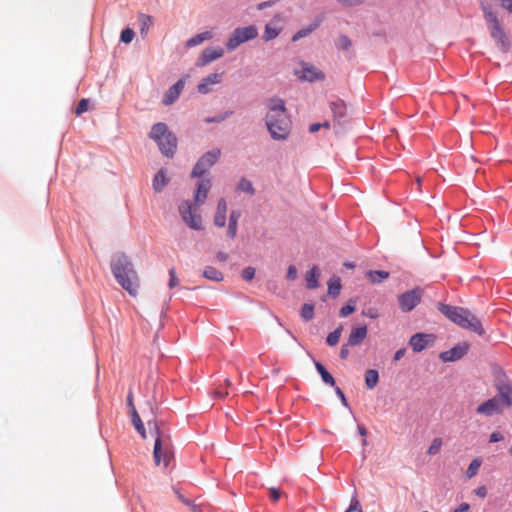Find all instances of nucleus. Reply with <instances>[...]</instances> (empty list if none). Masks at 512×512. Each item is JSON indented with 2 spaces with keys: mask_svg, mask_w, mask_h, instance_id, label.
<instances>
[{
  "mask_svg": "<svg viewBox=\"0 0 512 512\" xmlns=\"http://www.w3.org/2000/svg\"><path fill=\"white\" fill-rule=\"evenodd\" d=\"M266 126L274 140H285L290 133V120L284 100L271 98L267 101Z\"/></svg>",
  "mask_w": 512,
  "mask_h": 512,
  "instance_id": "1",
  "label": "nucleus"
},
{
  "mask_svg": "<svg viewBox=\"0 0 512 512\" xmlns=\"http://www.w3.org/2000/svg\"><path fill=\"white\" fill-rule=\"evenodd\" d=\"M111 270L122 288L130 295L136 296L139 288V278L128 257L124 254L116 256L111 262Z\"/></svg>",
  "mask_w": 512,
  "mask_h": 512,
  "instance_id": "2",
  "label": "nucleus"
},
{
  "mask_svg": "<svg viewBox=\"0 0 512 512\" xmlns=\"http://www.w3.org/2000/svg\"><path fill=\"white\" fill-rule=\"evenodd\" d=\"M438 310L450 321L463 329L469 330L479 336H482L485 333L481 321L469 310L463 307L439 303Z\"/></svg>",
  "mask_w": 512,
  "mask_h": 512,
  "instance_id": "3",
  "label": "nucleus"
},
{
  "mask_svg": "<svg viewBox=\"0 0 512 512\" xmlns=\"http://www.w3.org/2000/svg\"><path fill=\"white\" fill-rule=\"evenodd\" d=\"M148 427L155 436L154 461L156 465H160L163 462L164 467H167L173 456L170 438L160 431L156 421H148Z\"/></svg>",
  "mask_w": 512,
  "mask_h": 512,
  "instance_id": "4",
  "label": "nucleus"
},
{
  "mask_svg": "<svg viewBox=\"0 0 512 512\" xmlns=\"http://www.w3.org/2000/svg\"><path fill=\"white\" fill-rule=\"evenodd\" d=\"M511 392L512 389L508 384H499L498 394L495 397L479 405L476 409L477 413L492 416L494 414L502 412V410L505 407H509L512 404Z\"/></svg>",
  "mask_w": 512,
  "mask_h": 512,
  "instance_id": "5",
  "label": "nucleus"
},
{
  "mask_svg": "<svg viewBox=\"0 0 512 512\" xmlns=\"http://www.w3.org/2000/svg\"><path fill=\"white\" fill-rule=\"evenodd\" d=\"M481 8L491 37L496 41L498 48L502 52H507L510 46V41L502 28L496 13L485 2H481Z\"/></svg>",
  "mask_w": 512,
  "mask_h": 512,
  "instance_id": "6",
  "label": "nucleus"
},
{
  "mask_svg": "<svg viewBox=\"0 0 512 512\" xmlns=\"http://www.w3.org/2000/svg\"><path fill=\"white\" fill-rule=\"evenodd\" d=\"M155 142H157L160 151L167 157L174 155L177 147L176 137L168 131L166 124L159 122L156 123L149 134Z\"/></svg>",
  "mask_w": 512,
  "mask_h": 512,
  "instance_id": "7",
  "label": "nucleus"
},
{
  "mask_svg": "<svg viewBox=\"0 0 512 512\" xmlns=\"http://www.w3.org/2000/svg\"><path fill=\"white\" fill-rule=\"evenodd\" d=\"M258 35V30L255 26L250 25L242 28H236L230 35L226 48L228 51H234L242 43L253 40Z\"/></svg>",
  "mask_w": 512,
  "mask_h": 512,
  "instance_id": "8",
  "label": "nucleus"
},
{
  "mask_svg": "<svg viewBox=\"0 0 512 512\" xmlns=\"http://www.w3.org/2000/svg\"><path fill=\"white\" fill-rule=\"evenodd\" d=\"M179 213L182 220L193 230H201L203 228L202 218L200 214L196 212L192 204L189 201H183L179 205Z\"/></svg>",
  "mask_w": 512,
  "mask_h": 512,
  "instance_id": "9",
  "label": "nucleus"
},
{
  "mask_svg": "<svg viewBox=\"0 0 512 512\" xmlns=\"http://www.w3.org/2000/svg\"><path fill=\"white\" fill-rule=\"evenodd\" d=\"M221 151L218 148L212 149L205 153L195 164L191 176L201 177L209 170L219 159Z\"/></svg>",
  "mask_w": 512,
  "mask_h": 512,
  "instance_id": "10",
  "label": "nucleus"
},
{
  "mask_svg": "<svg viewBox=\"0 0 512 512\" xmlns=\"http://www.w3.org/2000/svg\"><path fill=\"white\" fill-rule=\"evenodd\" d=\"M422 298V289L417 287L406 291L398 296V303L402 312L412 311L420 302Z\"/></svg>",
  "mask_w": 512,
  "mask_h": 512,
  "instance_id": "11",
  "label": "nucleus"
},
{
  "mask_svg": "<svg viewBox=\"0 0 512 512\" xmlns=\"http://www.w3.org/2000/svg\"><path fill=\"white\" fill-rule=\"evenodd\" d=\"M434 340L435 336L432 334L416 333L410 338L409 344L414 352H421L428 345H432Z\"/></svg>",
  "mask_w": 512,
  "mask_h": 512,
  "instance_id": "12",
  "label": "nucleus"
},
{
  "mask_svg": "<svg viewBox=\"0 0 512 512\" xmlns=\"http://www.w3.org/2000/svg\"><path fill=\"white\" fill-rule=\"evenodd\" d=\"M469 345L467 343H461L455 347L440 353L439 358L443 362H454L461 359L468 351Z\"/></svg>",
  "mask_w": 512,
  "mask_h": 512,
  "instance_id": "13",
  "label": "nucleus"
},
{
  "mask_svg": "<svg viewBox=\"0 0 512 512\" xmlns=\"http://www.w3.org/2000/svg\"><path fill=\"white\" fill-rule=\"evenodd\" d=\"M296 74L300 80L309 82H313L315 80H324L325 78L323 72L318 70L316 67L309 66L307 64L303 66L301 71L296 72Z\"/></svg>",
  "mask_w": 512,
  "mask_h": 512,
  "instance_id": "14",
  "label": "nucleus"
},
{
  "mask_svg": "<svg viewBox=\"0 0 512 512\" xmlns=\"http://www.w3.org/2000/svg\"><path fill=\"white\" fill-rule=\"evenodd\" d=\"M224 54V50L221 47L217 48H206L202 51L198 61L197 66H205L208 63L221 58Z\"/></svg>",
  "mask_w": 512,
  "mask_h": 512,
  "instance_id": "15",
  "label": "nucleus"
},
{
  "mask_svg": "<svg viewBox=\"0 0 512 512\" xmlns=\"http://www.w3.org/2000/svg\"><path fill=\"white\" fill-rule=\"evenodd\" d=\"M223 73H212L207 77L203 78L202 81L198 84V92L200 94H207L211 91L212 85L219 84L222 81Z\"/></svg>",
  "mask_w": 512,
  "mask_h": 512,
  "instance_id": "16",
  "label": "nucleus"
},
{
  "mask_svg": "<svg viewBox=\"0 0 512 512\" xmlns=\"http://www.w3.org/2000/svg\"><path fill=\"white\" fill-rule=\"evenodd\" d=\"M210 188L211 182L208 179L201 180L197 183V189L194 196L195 206H201L202 204H204Z\"/></svg>",
  "mask_w": 512,
  "mask_h": 512,
  "instance_id": "17",
  "label": "nucleus"
},
{
  "mask_svg": "<svg viewBox=\"0 0 512 512\" xmlns=\"http://www.w3.org/2000/svg\"><path fill=\"white\" fill-rule=\"evenodd\" d=\"M185 82L183 79L178 80L173 86H171L166 92L163 98L164 105H171L174 103L178 97L180 96L182 90L184 89Z\"/></svg>",
  "mask_w": 512,
  "mask_h": 512,
  "instance_id": "18",
  "label": "nucleus"
},
{
  "mask_svg": "<svg viewBox=\"0 0 512 512\" xmlns=\"http://www.w3.org/2000/svg\"><path fill=\"white\" fill-rule=\"evenodd\" d=\"M227 202L221 198L217 203L216 212L213 218L214 225L217 227H224L226 224Z\"/></svg>",
  "mask_w": 512,
  "mask_h": 512,
  "instance_id": "19",
  "label": "nucleus"
},
{
  "mask_svg": "<svg viewBox=\"0 0 512 512\" xmlns=\"http://www.w3.org/2000/svg\"><path fill=\"white\" fill-rule=\"evenodd\" d=\"M367 336V327L360 326L353 328L348 338V345L357 346L364 341Z\"/></svg>",
  "mask_w": 512,
  "mask_h": 512,
  "instance_id": "20",
  "label": "nucleus"
},
{
  "mask_svg": "<svg viewBox=\"0 0 512 512\" xmlns=\"http://www.w3.org/2000/svg\"><path fill=\"white\" fill-rule=\"evenodd\" d=\"M330 108L333 113V117L336 120H340L346 115V104L341 99L332 101L330 103Z\"/></svg>",
  "mask_w": 512,
  "mask_h": 512,
  "instance_id": "21",
  "label": "nucleus"
},
{
  "mask_svg": "<svg viewBox=\"0 0 512 512\" xmlns=\"http://www.w3.org/2000/svg\"><path fill=\"white\" fill-rule=\"evenodd\" d=\"M320 276L319 269L314 266L309 272L306 273V285L309 289H316L319 286L318 278Z\"/></svg>",
  "mask_w": 512,
  "mask_h": 512,
  "instance_id": "22",
  "label": "nucleus"
},
{
  "mask_svg": "<svg viewBox=\"0 0 512 512\" xmlns=\"http://www.w3.org/2000/svg\"><path fill=\"white\" fill-rule=\"evenodd\" d=\"M315 368L320 374L325 384L335 387L336 382L334 377L326 370V368L320 362H315Z\"/></svg>",
  "mask_w": 512,
  "mask_h": 512,
  "instance_id": "23",
  "label": "nucleus"
},
{
  "mask_svg": "<svg viewBox=\"0 0 512 512\" xmlns=\"http://www.w3.org/2000/svg\"><path fill=\"white\" fill-rule=\"evenodd\" d=\"M167 178L163 169L158 171L153 179V189L155 192H161L167 184Z\"/></svg>",
  "mask_w": 512,
  "mask_h": 512,
  "instance_id": "24",
  "label": "nucleus"
},
{
  "mask_svg": "<svg viewBox=\"0 0 512 512\" xmlns=\"http://www.w3.org/2000/svg\"><path fill=\"white\" fill-rule=\"evenodd\" d=\"M138 20L140 25V33L143 37H145L153 24L152 18L149 15L140 14Z\"/></svg>",
  "mask_w": 512,
  "mask_h": 512,
  "instance_id": "25",
  "label": "nucleus"
},
{
  "mask_svg": "<svg viewBox=\"0 0 512 512\" xmlns=\"http://www.w3.org/2000/svg\"><path fill=\"white\" fill-rule=\"evenodd\" d=\"M379 381V374L378 371L375 369H369L366 371L365 374V384L367 388L373 389L376 387Z\"/></svg>",
  "mask_w": 512,
  "mask_h": 512,
  "instance_id": "26",
  "label": "nucleus"
},
{
  "mask_svg": "<svg viewBox=\"0 0 512 512\" xmlns=\"http://www.w3.org/2000/svg\"><path fill=\"white\" fill-rule=\"evenodd\" d=\"M203 276L215 282H220L223 280V274L212 266H207L204 269Z\"/></svg>",
  "mask_w": 512,
  "mask_h": 512,
  "instance_id": "27",
  "label": "nucleus"
},
{
  "mask_svg": "<svg viewBox=\"0 0 512 512\" xmlns=\"http://www.w3.org/2000/svg\"><path fill=\"white\" fill-rule=\"evenodd\" d=\"M131 415H132V423H133L135 429L145 439L147 437L146 430H145L144 424H143L136 408H133V413Z\"/></svg>",
  "mask_w": 512,
  "mask_h": 512,
  "instance_id": "28",
  "label": "nucleus"
},
{
  "mask_svg": "<svg viewBox=\"0 0 512 512\" xmlns=\"http://www.w3.org/2000/svg\"><path fill=\"white\" fill-rule=\"evenodd\" d=\"M317 28H318V23H312L309 26L300 29L296 34L293 35L292 41L296 42V41L308 36Z\"/></svg>",
  "mask_w": 512,
  "mask_h": 512,
  "instance_id": "29",
  "label": "nucleus"
},
{
  "mask_svg": "<svg viewBox=\"0 0 512 512\" xmlns=\"http://www.w3.org/2000/svg\"><path fill=\"white\" fill-rule=\"evenodd\" d=\"M281 32V29L273 26L272 24H267L265 26V31L263 34V39L265 41H270L275 39Z\"/></svg>",
  "mask_w": 512,
  "mask_h": 512,
  "instance_id": "30",
  "label": "nucleus"
},
{
  "mask_svg": "<svg viewBox=\"0 0 512 512\" xmlns=\"http://www.w3.org/2000/svg\"><path fill=\"white\" fill-rule=\"evenodd\" d=\"M367 276H368V278L370 279L371 282L379 283L382 280L388 278L389 273L386 272V271H383V270L369 271V272H367Z\"/></svg>",
  "mask_w": 512,
  "mask_h": 512,
  "instance_id": "31",
  "label": "nucleus"
},
{
  "mask_svg": "<svg viewBox=\"0 0 512 512\" xmlns=\"http://www.w3.org/2000/svg\"><path fill=\"white\" fill-rule=\"evenodd\" d=\"M238 189L243 191V192H246L250 195H253L255 193V189L253 187V184L250 180L246 179V178H242L239 183H238Z\"/></svg>",
  "mask_w": 512,
  "mask_h": 512,
  "instance_id": "32",
  "label": "nucleus"
},
{
  "mask_svg": "<svg viewBox=\"0 0 512 512\" xmlns=\"http://www.w3.org/2000/svg\"><path fill=\"white\" fill-rule=\"evenodd\" d=\"M340 290H341L340 279L339 278L331 279L329 282V285H328L329 295L335 297L340 293Z\"/></svg>",
  "mask_w": 512,
  "mask_h": 512,
  "instance_id": "33",
  "label": "nucleus"
},
{
  "mask_svg": "<svg viewBox=\"0 0 512 512\" xmlns=\"http://www.w3.org/2000/svg\"><path fill=\"white\" fill-rule=\"evenodd\" d=\"M442 443L443 442H442L441 438H434L427 450V454H429V455L438 454L441 450Z\"/></svg>",
  "mask_w": 512,
  "mask_h": 512,
  "instance_id": "34",
  "label": "nucleus"
},
{
  "mask_svg": "<svg viewBox=\"0 0 512 512\" xmlns=\"http://www.w3.org/2000/svg\"><path fill=\"white\" fill-rule=\"evenodd\" d=\"M301 316L304 320L310 321L314 316V306L311 304H304L301 309Z\"/></svg>",
  "mask_w": 512,
  "mask_h": 512,
  "instance_id": "35",
  "label": "nucleus"
},
{
  "mask_svg": "<svg viewBox=\"0 0 512 512\" xmlns=\"http://www.w3.org/2000/svg\"><path fill=\"white\" fill-rule=\"evenodd\" d=\"M340 336H341V329L340 328L335 329L333 332L328 334V336L326 338L327 344L330 346H335L339 342Z\"/></svg>",
  "mask_w": 512,
  "mask_h": 512,
  "instance_id": "36",
  "label": "nucleus"
},
{
  "mask_svg": "<svg viewBox=\"0 0 512 512\" xmlns=\"http://www.w3.org/2000/svg\"><path fill=\"white\" fill-rule=\"evenodd\" d=\"M480 466H481V461L479 459H474L470 463V465H469V467H468V469L466 471L467 476L469 478H472L473 476H475L477 474Z\"/></svg>",
  "mask_w": 512,
  "mask_h": 512,
  "instance_id": "37",
  "label": "nucleus"
},
{
  "mask_svg": "<svg viewBox=\"0 0 512 512\" xmlns=\"http://www.w3.org/2000/svg\"><path fill=\"white\" fill-rule=\"evenodd\" d=\"M336 45L341 50H348L351 47L352 43L351 40L346 35H340Z\"/></svg>",
  "mask_w": 512,
  "mask_h": 512,
  "instance_id": "38",
  "label": "nucleus"
},
{
  "mask_svg": "<svg viewBox=\"0 0 512 512\" xmlns=\"http://www.w3.org/2000/svg\"><path fill=\"white\" fill-rule=\"evenodd\" d=\"M134 36H135L134 31L130 28H126V29L122 30L120 39L123 43L129 44L133 40Z\"/></svg>",
  "mask_w": 512,
  "mask_h": 512,
  "instance_id": "39",
  "label": "nucleus"
},
{
  "mask_svg": "<svg viewBox=\"0 0 512 512\" xmlns=\"http://www.w3.org/2000/svg\"><path fill=\"white\" fill-rule=\"evenodd\" d=\"M345 512H362L361 504L356 497L351 499L350 506Z\"/></svg>",
  "mask_w": 512,
  "mask_h": 512,
  "instance_id": "40",
  "label": "nucleus"
},
{
  "mask_svg": "<svg viewBox=\"0 0 512 512\" xmlns=\"http://www.w3.org/2000/svg\"><path fill=\"white\" fill-rule=\"evenodd\" d=\"M89 101L87 99H81L75 109V113L80 115L88 110Z\"/></svg>",
  "mask_w": 512,
  "mask_h": 512,
  "instance_id": "41",
  "label": "nucleus"
},
{
  "mask_svg": "<svg viewBox=\"0 0 512 512\" xmlns=\"http://www.w3.org/2000/svg\"><path fill=\"white\" fill-rule=\"evenodd\" d=\"M169 276H170V279H169L168 285H169V288L172 289L179 284V280L176 275V270L174 268H171L169 270Z\"/></svg>",
  "mask_w": 512,
  "mask_h": 512,
  "instance_id": "42",
  "label": "nucleus"
},
{
  "mask_svg": "<svg viewBox=\"0 0 512 512\" xmlns=\"http://www.w3.org/2000/svg\"><path fill=\"white\" fill-rule=\"evenodd\" d=\"M255 276V269L253 267H246L242 271V278L246 281H251Z\"/></svg>",
  "mask_w": 512,
  "mask_h": 512,
  "instance_id": "43",
  "label": "nucleus"
},
{
  "mask_svg": "<svg viewBox=\"0 0 512 512\" xmlns=\"http://www.w3.org/2000/svg\"><path fill=\"white\" fill-rule=\"evenodd\" d=\"M231 114H232V112L228 111V112H225L224 114H221V115H218V116H215V117H212V118H207V119H205V122L206 123L222 122L226 118H228Z\"/></svg>",
  "mask_w": 512,
  "mask_h": 512,
  "instance_id": "44",
  "label": "nucleus"
},
{
  "mask_svg": "<svg viewBox=\"0 0 512 512\" xmlns=\"http://www.w3.org/2000/svg\"><path fill=\"white\" fill-rule=\"evenodd\" d=\"M203 41L202 37L200 34H197L195 35L194 37L190 38L187 42H186V46L187 47H194V46H197L199 44H201Z\"/></svg>",
  "mask_w": 512,
  "mask_h": 512,
  "instance_id": "45",
  "label": "nucleus"
},
{
  "mask_svg": "<svg viewBox=\"0 0 512 512\" xmlns=\"http://www.w3.org/2000/svg\"><path fill=\"white\" fill-rule=\"evenodd\" d=\"M298 274H297V269L294 265H290L287 269V273H286V278L288 280H295L297 278Z\"/></svg>",
  "mask_w": 512,
  "mask_h": 512,
  "instance_id": "46",
  "label": "nucleus"
},
{
  "mask_svg": "<svg viewBox=\"0 0 512 512\" xmlns=\"http://www.w3.org/2000/svg\"><path fill=\"white\" fill-rule=\"evenodd\" d=\"M355 311V306L353 305H350V304H347L345 306H343L340 310V316L341 317H347L348 315H350L351 313H353Z\"/></svg>",
  "mask_w": 512,
  "mask_h": 512,
  "instance_id": "47",
  "label": "nucleus"
},
{
  "mask_svg": "<svg viewBox=\"0 0 512 512\" xmlns=\"http://www.w3.org/2000/svg\"><path fill=\"white\" fill-rule=\"evenodd\" d=\"M237 227H238V223H234V222H229L228 224V230H227V234L230 238H235L236 235H237Z\"/></svg>",
  "mask_w": 512,
  "mask_h": 512,
  "instance_id": "48",
  "label": "nucleus"
},
{
  "mask_svg": "<svg viewBox=\"0 0 512 512\" xmlns=\"http://www.w3.org/2000/svg\"><path fill=\"white\" fill-rule=\"evenodd\" d=\"M340 4L347 7L357 6L362 4L365 0H337Z\"/></svg>",
  "mask_w": 512,
  "mask_h": 512,
  "instance_id": "49",
  "label": "nucleus"
},
{
  "mask_svg": "<svg viewBox=\"0 0 512 512\" xmlns=\"http://www.w3.org/2000/svg\"><path fill=\"white\" fill-rule=\"evenodd\" d=\"M500 4V6L506 10L507 12H509L510 14H512V0H497Z\"/></svg>",
  "mask_w": 512,
  "mask_h": 512,
  "instance_id": "50",
  "label": "nucleus"
},
{
  "mask_svg": "<svg viewBox=\"0 0 512 512\" xmlns=\"http://www.w3.org/2000/svg\"><path fill=\"white\" fill-rule=\"evenodd\" d=\"M269 492H270V498H271L272 501L276 502V501L279 500V498L281 496V493H280V491L277 488L271 487L269 489Z\"/></svg>",
  "mask_w": 512,
  "mask_h": 512,
  "instance_id": "51",
  "label": "nucleus"
},
{
  "mask_svg": "<svg viewBox=\"0 0 512 512\" xmlns=\"http://www.w3.org/2000/svg\"><path fill=\"white\" fill-rule=\"evenodd\" d=\"M363 315L372 319H375L378 317V312L374 308H369L366 311H363Z\"/></svg>",
  "mask_w": 512,
  "mask_h": 512,
  "instance_id": "52",
  "label": "nucleus"
},
{
  "mask_svg": "<svg viewBox=\"0 0 512 512\" xmlns=\"http://www.w3.org/2000/svg\"><path fill=\"white\" fill-rule=\"evenodd\" d=\"M350 345H348V342L344 345H342L341 347V350H340V357L342 359H346L348 356H349V347Z\"/></svg>",
  "mask_w": 512,
  "mask_h": 512,
  "instance_id": "53",
  "label": "nucleus"
},
{
  "mask_svg": "<svg viewBox=\"0 0 512 512\" xmlns=\"http://www.w3.org/2000/svg\"><path fill=\"white\" fill-rule=\"evenodd\" d=\"M503 440V436L501 433L499 432H493L491 435H490V442L491 443H495V442H499Z\"/></svg>",
  "mask_w": 512,
  "mask_h": 512,
  "instance_id": "54",
  "label": "nucleus"
},
{
  "mask_svg": "<svg viewBox=\"0 0 512 512\" xmlns=\"http://www.w3.org/2000/svg\"><path fill=\"white\" fill-rule=\"evenodd\" d=\"M335 392L338 395V397L340 398V400L343 403V405L347 406V400H346V397H345L343 391L339 387H337L336 385H335Z\"/></svg>",
  "mask_w": 512,
  "mask_h": 512,
  "instance_id": "55",
  "label": "nucleus"
},
{
  "mask_svg": "<svg viewBox=\"0 0 512 512\" xmlns=\"http://www.w3.org/2000/svg\"><path fill=\"white\" fill-rule=\"evenodd\" d=\"M477 496L484 498L487 495V489L485 486H480L475 490Z\"/></svg>",
  "mask_w": 512,
  "mask_h": 512,
  "instance_id": "56",
  "label": "nucleus"
},
{
  "mask_svg": "<svg viewBox=\"0 0 512 512\" xmlns=\"http://www.w3.org/2000/svg\"><path fill=\"white\" fill-rule=\"evenodd\" d=\"M239 218H240V212L239 211H232L230 213L229 222L238 223Z\"/></svg>",
  "mask_w": 512,
  "mask_h": 512,
  "instance_id": "57",
  "label": "nucleus"
},
{
  "mask_svg": "<svg viewBox=\"0 0 512 512\" xmlns=\"http://www.w3.org/2000/svg\"><path fill=\"white\" fill-rule=\"evenodd\" d=\"M470 505L468 503H462L459 507L453 510V512H468Z\"/></svg>",
  "mask_w": 512,
  "mask_h": 512,
  "instance_id": "58",
  "label": "nucleus"
},
{
  "mask_svg": "<svg viewBox=\"0 0 512 512\" xmlns=\"http://www.w3.org/2000/svg\"><path fill=\"white\" fill-rule=\"evenodd\" d=\"M405 353H406V349L405 348L399 349L394 354V360L395 361H399L405 355Z\"/></svg>",
  "mask_w": 512,
  "mask_h": 512,
  "instance_id": "59",
  "label": "nucleus"
},
{
  "mask_svg": "<svg viewBox=\"0 0 512 512\" xmlns=\"http://www.w3.org/2000/svg\"><path fill=\"white\" fill-rule=\"evenodd\" d=\"M216 259L220 262H225L228 259V255L225 252L219 251L216 254Z\"/></svg>",
  "mask_w": 512,
  "mask_h": 512,
  "instance_id": "60",
  "label": "nucleus"
},
{
  "mask_svg": "<svg viewBox=\"0 0 512 512\" xmlns=\"http://www.w3.org/2000/svg\"><path fill=\"white\" fill-rule=\"evenodd\" d=\"M127 402H128V406L131 408V414H132L133 413V408H135V406L133 404V395H132V393L128 394Z\"/></svg>",
  "mask_w": 512,
  "mask_h": 512,
  "instance_id": "61",
  "label": "nucleus"
},
{
  "mask_svg": "<svg viewBox=\"0 0 512 512\" xmlns=\"http://www.w3.org/2000/svg\"><path fill=\"white\" fill-rule=\"evenodd\" d=\"M321 128V124L320 123H314V124H311L310 127H309V131L311 133H315L317 132L319 129Z\"/></svg>",
  "mask_w": 512,
  "mask_h": 512,
  "instance_id": "62",
  "label": "nucleus"
},
{
  "mask_svg": "<svg viewBox=\"0 0 512 512\" xmlns=\"http://www.w3.org/2000/svg\"><path fill=\"white\" fill-rule=\"evenodd\" d=\"M203 39V41L205 40H209L213 37L212 33L210 31H205V32H202V33H199Z\"/></svg>",
  "mask_w": 512,
  "mask_h": 512,
  "instance_id": "63",
  "label": "nucleus"
},
{
  "mask_svg": "<svg viewBox=\"0 0 512 512\" xmlns=\"http://www.w3.org/2000/svg\"><path fill=\"white\" fill-rule=\"evenodd\" d=\"M358 431H359L360 435H362V436H366L367 435V430H366V428L363 425H359L358 426Z\"/></svg>",
  "mask_w": 512,
  "mask_h": 512,
  "instance_id": "64",
  "label": "nucleus"
}]
</instances>
